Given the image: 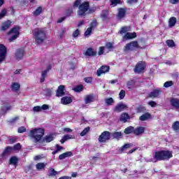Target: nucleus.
Segmentation results:
<instances>
[{
    "instance_id": "obj_26",
    "label": "nucleus",
    "mask_w": 179,
    "mask_h": 179,
    "mask_svg": "<svg viewBox=\"0 0 179 179\" xmlns=\"http://www.w3.org/2000/svg\"><path fill=\"white\" fill-rule=\"evenodd\" d=\"M10 89L13 92H19L20 90V84L19 83H12Z\"/></svg>"
},
{
    "instance_id": "obj_22",
    "label": "nucleus",
    "mask_w": 179,
    "mask_h": 179,
    "mask_svg": "<svg viewBox=\"0 0 179 179\" xmlns=\"http://www.w3.org/2000/svg\"><path fill=\"white\" fill-rule=\"evenodd\" d=\"M12 150H13V148L10 146H7L4 149L3 152L1 154V157H5V156H9L10 153H12Z\"/></svg>"
},
{
    "instance_id": "obj_54",
    "label": "nucleus",
    "mask_w": 179,
    "mask_h": 179,
    "mask_svg": "<svg viewBox=\"0 0 179 179\" xmlns=\"http://www.w3.org/2000/svg\"><path fill=\"white\" fill-rule=\"evenodd\" d=\"M7 10L6 9H3L1 13H0V20L1 19H2L4 16H6V13H7Z\"/></svg>"
},
{
    "instance_id": "obj_61",
    "label": "nucleus",
    "mask_w": 179,
    "mask_h": 179,
    "mask_svg": "<svg viewBox=\"0 0 179 179\" xmlns=\"http://www.w3.org/2000/svg\"><path fill=\"white\" fill-rule=\"evenodd\" d=\"M134 83H135L134 80H131L128 81L127 84L128 89H131V87H132V85H134Z\"/></svg>"
},
{
    "instance_id": "obj_59",
    "label": "nucleus",
    "mask_w": 179,
    "mask_h": 179,
    "mask_svg": "<svg viewBox=\"0 0 179 179\" xmlns=\"http://www.w3.org/2000/svg\"><path fill=\"white\" fill-rule=\"evenodd\" d=\"M84 80L86 83H92V82H93V78L86 77L84 78Z\"/></svg>"
},
{
    "instance_id": "obj_24",
    "label": "nucleus",
    "mask_w": 179,
    "mask_h": 179,
    "mask_svg": "<svg viewBox=\"0 0 179 179\" xmlns=\"http://www.w3.org/2000/svg\"><path fill=\"white\" fill-rule=\"evenodd\" d=\"M24 55V50L20 48L17 49L15 53L17 59H22Z\"/></svg>"
},
{
    "instance_id": "obj_2",
    "label": "nucleus",
    "mask_w": 179,
    "mask_h": 179,
    "mask_svg": "<svg viewBox=\"0 0 179 179\" xmlns=\"http://www.w3.org/2000/svg\"><path fill=\"white\" fill-rule=\"evenodd\" d=\"M32 34L36 44H42L47 40V31L43 29L36 28L34 29Z\"/></svg>"
},
{
    "instance_id": "obj_37",
    "label": "nucleus",
    "mask_w": 179,
    "mask_h": 179,
    "mask_svg": "<svg viewBox=\"0 0 179 179\" xmlns=\"http://www.w3.org/2000/svg\"><path fill=\"white\" fill-rule=\"evenodd\" d=\"M112 136L115 139H120V138H122V133L121 131H115Z\"/></svg>"
},
{
    "instance_id": "obj_39",
    "label": "nucleus",
    "mask_w": 179,
    "mask_h": 179,
    "mask_svg": "<svg viewBox=\"0 0 179 179\" xmlns=\"http://www.w3.org/2000/svg\"><path fill=\"white\" fill-rule=\"evenodd\" d=\"M166 44L170 48H173V47H176V43L172 39H169V40L166 41Z\"/></svg>"
},
{
    "instance_id": "obj_42",
    "label": "nucleus",
    "mask_w": 179,
    "mask_h": 179,
    "mask_svg": "<svg viewBox=\"0 0 179 179\" xmlns=\"http://www.w3.org/2000/svg\"><path fill=\"white\" fill-rule=\"evenodd\" d=\"M58 174V172L54 169V168H51L50 170H49V173L48 174V177H54V176H57Z\"/></svg>"
},
{
    "instance_id": "obj_51",
    "label": "nucleus",
    "mask_w": 179,
    "mask_h": 179,
    "mask_svg": "<svg viewBox=\"0 0 179 179\" xmlns=\"http://www.w3.org/2000/svg\"><path fill=\"white\" fill-rule=\"evenodd\" d=\"M22 149V145L20 143H17V144L14 145L13 148V150H20Z\"/></svg>"
},
{
    "instance_id": "obj_43",
    "label": "nucleus",
    "mask_w": 179,
    "mask_h": 179,
    "mask_svg": "<svg viewBox=\"0 0 179 179\" xmlns=\"http://www.w3.org/2000/svg\"><path fill=\"white\" fill-rule=\"evenodd\" d=\"M105 103L106 106H113L114 104V99L110 97V98H106L105 99Z\"/></svg>"
},
{
    "instance_id": "obj_60",
    "label": "nucleus",
    "mask_w": 179,
    "mask_h": 179,
    "mask_svg": "<svg viewBox=\"0 0 179 179\" xmlns=\"http://www.w3.org/2000/svg\"><path fill=\"white\" fill-rule=\"evenodd\" d=\"M104 54V46L99 47L98 55H103Z\"/></svg>"
},
{
    "instance_id": "obj_28",
    "label": "nucleus",
    "mask_w": 179,
    "mask_h": 179,
    "mask_svg": "<svg viewBox=\"0 0 179 179\" xmlns=\"http://www.w3.org/2000/svg\"><path fill=\"white\" fill-rule=\"evenodd\" d=\"M19 162V158L16 156H13L10 158L9 164H13V166H17Z\"/></svg>"
},
{
    "instance_id": "obj_56",
    "label": "nucleus",
    "mask_w": 179,
    "mask_h": 179,
    "mask_svg": "<svg viewBox=\"0 0 179 179\" xmlns=\"http://www.w3.org/2000/svg\"><path fill=\"white\" fill-rule=\"evenodd\" d=\"M71 13H73V8H69L68 10H66V15L67 17H69L71 16Z\"/></svg>"
},
{
    "instance_id": "obj_30",
    "label": "nucleus",
    "mask_w": 179,
    "mask_h": 179,
    "mask_svg": "<svg viewBox=\"0 0 179 179\" xmlns=\"http://www.w3.org/2000/svg\"><path fill=\"white\" fill-rule=\"evenodd\" d=\"M151 117H152V115H150V113L147 112V113L143 114L141 116H140L139 120L141 121H146V120H149V118H151Z\"/></svg>"
},
{
    "instance_id": "obj_15",
    "label": "nucleus",
    "mask_w": 179,
    "mask_h": 179,
    "mask_svg": "<svg viewBox=\"0 0 179 179\" xmlns=\"http://www.w3.org/2000/svg\"><path fill=\"white\" fill-rule=\"evenodd\" d=\"M85 55L86 57H96L97 55V52L92 48H88L85 52Z\"/></svg>"
},
{
    "instance_id": "obj_57",
    "label": "nucleus",
    "mask_w": 179,
    "mask_h": 179,
    "mask_svg": "<svg viewBox=\"0 0 179 179\" xmlns=\"http://www.w3.org/2000/svg\"><path fill=\"white\" fill-rule=\"evenodd\" d=\"M92 31H93V29L88 27L86 31L85 32V36H90V34H92Z\"/></svg>"
},
{
    "instance_id": "obj_33",
    "label": "nucleus",
    "mask_w": 179,
    "mask_h": 179,
    "mask_svg": "<svg viewBox=\"0 0 179 179\" xmlns=\"http://www.w3.org/2000/svg\"><path fill=\"white\" fill-rule=\"evenodd\" d=\"M134 127L132 126H129L128 127H127L124 130V133L126 135H129L131 134H134Z\"/></svg>"
},
{
    "instance_id": "obj_3",
    "label": "nucleus",
    "mask_w": 179,
    "mask_h": 179,
    "mask_svg": "<svg viewBox=\"0 0 179 179\" xmlns=\"http://www.w3.org/2000/svg\"><path fill=\"white\" fill-rule=\"evenodd\" d=\"M173 157V151L162 150L155 152L154 158L156 162H166Z\"/></svg>"
},
{
    "instance_id": "obj_45",
    "label": "nucleus",
    "mask_w": 179,
    "mask_h": 179,
    "mask_svg": "<svg viewBox=\"0 0 179 179\" xmlns=\"http://www.w3.org/2000/svg\"><path fill=\"white\" fill-rule=\"evenodd\" d=\"M69 139H72V137H71V135L67 134V135H64L62 138L60 140L61 143H65V142H66V141H68Z\"/></svg>"
},
{
    "instance_id": "obj_52",
    "label": "nucleus",
    "mask_w": 179,
    "mask_h": 179,
    "mask_svg": "<svg viewBox=\"0 0 179 179\" xmlns=\"http://www.w3.org/2000/svg\"><path fill=\"white\" fill-rule=\"evenodd\" d=\"M79 36H80V31L77 29L73 32V37L76 38V37H78Z\"/></svg>"
},
{
    "instance_id": "obj_32",
    "label": "nucleus",
    "mask_w": 179,
    "mask_h": 179,
    "mask_svg": "<svg viewBox=\"0 0 179 179\" xmlns=\"http://www.w3.org/2000/svg\"><path fill=\"white\" fill-rule=\"evenodd\" d=\"M176 23H177V18L171 17L169 20V27H174V26H176Z\"/></svg>"
},
{
    "instance_id": "obj_18",
    "label": "nucleus",
    "mask_w": 179,
    "mask_h": 179,
    "mask_svg": "<svg viewBox=\"0 0 179 179\" xmlns=\"http://www.w3.org/2000/svg\"><path fill=\"white\" fill-rule=\"evenodd\" d=\"M109 13L107 10H103L102 13L100 15L101 19L103 20V22H108L110 17Z\"/></svg>"
},
{
    "instance_id": "obj_48",
    "label": "nucleus",
    "mask_w": 179,
    "mask_h": 179,
    "mask_svg": "<svg viewBox=\"0 0 179 179\" xmlns=\"http://www.w3.org/2000/svg\"><path fill=\"white\" fill-rule=\"evenodd\" d=\"M44 140L47 143H50V142H52V141H54V136H52V135L45 136Z\"/></svg>"
},
{
    "instance_id": "obj_36",
    "label": "nucleus",
    "mask_w": 179,
    "mask_h": 179,
    "mask_svg": "<svg viewBox=\"0 0 179 179\" xmlns=\"http://www.w3.org/2000/svg\"><path fill=\"white\" fill-rule=\"evenodd\" d=\"M172 129L174 132H179V121H176L172 124Z\"/></svg>"
},
{
    "instance_id": "obj_21",
    "label": "nucleus",
    "mask_w": 179,
    "mask_h": 179,
    "mask_svg": "<svg viewBox=\"0 0 179 179\" xmlns=\"http://www.w3.org/2000/svg\"><path fill=\"white\" fill-rule=\"evenodd\" d=\"M170 103L172 107H174L176 109L179 108V99L178 98H171Z\"/></svg>"
},
{
    "instance_id": "obj_7",
    "label": "nucleus",
    "mask_w": 179,
    "mask_h": 179,
    "mask_svg": "<svg viewBox=\"0 0 179 179\" xmlns=\"http://www.w3.org/2000/svg\"><path fill=\"white\" fill-rule=\"evenodd\" d=\"M135 48H141L139 43H138V41H133L129 43H127L124 47V51H134Z\"/></svg>"
},
{
    "instance_id": "obj_13",
    "label": "nucleus",
    "mask_w": 179,
    "mask_h": 179,
    "mask_svg": "<svg viewBox=\"0 0 179 179\" xmlns=\"http://www.w3.org/2000/svg\"><path fill=\"white\" fill-rule=\"evenodd\" d=\"M65 96V85H59L56 91L57 97H62Z\"/></svg>"
},
{
    "instance_id": "obj_41",
    "label": "nucleus",
    "mask_w": 179,
    "mask_h": 179,
    "mask_svg": "<svg viewBox=\"0 0 179 179\" xmlns=\"http://www.w3.org/2000/svg\"><path fill=\"white\" fill-rule=\"evenodd\" d=\"M73 90L74 92H76L77 93H80V92L83 91V85H76Z\"/></svg>"
},
{
    "instance_id": "obj_58",
    "label": "nucleus",
    "mask_w": 179,
    "mask_h": 179,
    "mask_svg": "<svg viewBox=\"0 0 179 179\" xmlns=\"http://www.w3.org/2000/svg\"><path fill=\"white\" fill-rule=\"evenodd\" d=\"M106 47L108 48V50H113V48H114V46L111 42L106 43Z\"/></svg>"
},
{
    "instance_id": "obj_62",
    "label": "nucleus",
    "mask_w": 179,
    "mask_h": 179,
    "mask_svg": "<svg viewBox=\"0 0 179 179\" xmlns=\"http://www.w3.org/2000/svg\"><path fill=\"white\" fill-rule=\"evenodd\" d=\"M64 153L66 157H72V156H73V153L71 151H68Z\"/></svg>"
},
{
    "instance_id": "obj_29",
    "label": "nucleus",
    "mask_w": 179,
    "mask_h": 179,
    "mask_svg": "<svg viewBox=\"0 0 179 179\" xmlns=\"http://www.w3.org/2000/svg\"><path fill=\"white\" fill-rule=\"evenodd\" d=\"M43 13V7L38 6L33 13L32 15L35 17L40 16Z\"/></svg>"
},
{
    "instance_id": "obj_9",
    "label": "nucleus",
    "mask_w": 179,
    "mask_h": 179,
    "mask_svg": "<svg viewBox=\"0 0 179 179\" xmlns=\"http://www.w3.org/2000/svg\"><path fill=\"white\" fill-rule=\"evenodd\" d=\"M8 54V48L3 44H0V64L6 59V55Z\"/></svg>"
},
{
    "instance_id": "obj_1",
    "label": "nucleus",
    "mask_w": 179,
    "mask_h": 179,
    "mask_svg": "<svg viewBox=\"0 0 179 179\" xmlns=\"http://www.w3.org/2000/svg\"><path fill=\"white\" fill-rule=\"evenodd\" d=\"M73 8H78L77 10L78 17H86L87 15H92L96 12V7H90L89 1L82 3L81 0H76L73 4Z\"/></svg>"
},
{
    "instance_id": "obj_46",
    "label": "nucleus",
    "mask_w": 179,
    "mask_h": 179,
    "mask_svg": "<svg viewBox=\"0 0 179 179\" xmlns=\"http://www.w3.org/2000/svg\"><path fill=\"white\" fill-rule=\"evenodd\" d=\"M36 168L37 170H43V169H45V164L43 162H39L36 165Z\"/></svg>"
},
{
    "instance_id": "obj_63",
    "label": "nucleus",
    "mask_w": 179,
    "mask_h": 179,
    "mask_svg": "<svg viewBox=\"0 0 179 179\" xmlns=\"http://www.w3.org/2000/svg\"><path fill=\"white\" fill-rule=\"evenodd\" d=\"M156 102L155 101H150L148 102V105L151 107H156Z\"/></svg>"
},
{
    "instance_id": "obj_31",
    "label": "nucleus",
    "mask_w": 179,
    "mask_h": 179,
    "mask_svg": "<svg viewBox=\"0 0 179 179\" xmlns=\"http://www.w3.org/2000/svg\"><path fill=\"white\" fill-rule=\"evenodd\" d=\"M134 144L132 143H126L120 148V150L122 153H124L127 149H130V148H132Z\"/></svg>"
},
{
    "instance_id": "obj_8",
    "label": "nucleus",
    "mask_w": 179,
    "mask_h": 179,
    "mask_svg": "<svg viewBox=\"0 0 179 179\" xmlns=\"http://www.w3.org/2000/svg\"><path fill=\"white\" fill-rule=\"evenodd\" d=\"M110 136L111 133L108 131H105L99 136L98 141L100 143H104L107 142V141H110Z\"/></svg>"
},
{
    "instance_id": "obj_64",
    "label": "nucleus",
    "mask_w": 179,
    "mask_h": 179,
    "mask_svg": "<svg viewBox=\"0 0 179 179\" xmlns=\"http://www.w3.org/2000/svg\"><path fill=\"white\" fill-rule=\"evenodd\" d=\"M64 159H66L64 153H62L59 156V160H64Z\"/></svg>"
},
{
    "instance_id": "obj_6",
    "label": "nucleus",
    "mask_w": 179,
    "mask_h": 179,
    "mask_svg": "<svg viewBox=\"0 0 179 179\" xmlns=\"http://www.w3.org/2000/svg\"><path fill=\"white\" fill-rule=\"evenodd\" d=\"M146 69V62L143 61H139L134 66V72L138 75L143 73Z\"/></svg>"
},
{
    "instance_id": "obj_53",
    "label": "nucleus",
    "mask_w": 179,
    "mask_h": 179,
    "mask_svg": "<svg viewBox=\"0 0 179 179\" xmlns=\"http://www.w3.org/2000/svg\"><path fill=\"white\" fill-rule=\"evenodd\" d=\"M111 5H113V6H117L120 3H121V0H110Z\"/></svg>"
},
{
    "instance_id": "obj_20",
    "label": "nucleus",
    "mask_w": 179,
    "mask_h": 179,
    "mask_svg": "<svg viewBox=\"0 0 179 179\" xmlns=\"http://www.w3.org/2000/svg\"><path fill=\"white\" fill-rule=\"evenodd\" d=\"M132 38H136V32H127L123 36L124 40H132Z\"/></svg>"
},
{
    "instance_id": "obj_23",
    "label": "nucleus",
    "mask_w": 179,
    "mask_h": 179,
    "mask_svg": "<svg viewBox=\"0 0 179 179\" xmlns=\"http://www.w3.org/2000/svg\"><path fill=\"white\" fill-rule=\"evenodd\" d=\"M84 100L85 104H89V103H93V101H94V94H90L86 95Z\"/></svg>"
},
{
    "instance_id": "obj_12",
    "label": "nucleus",
    "mask_w": 179,
    "mask_h": 179,
    "mask_svg": "<svg viewBox=\"0 0 179 179\" xmlns=\"http://www.w3.org/2000/svg\"><path fill=\"white\" fill-rule=\"evenodd\" d=\"M126 108H128V106L127 105L120 103H117V105L114 108L113 111L115 113H121L122 111H124Z\"/></svg>"
},
{
    "instance_id": "obj_25",
    "label": "nucleus",
    "mask_w": 179,
    "mask_h": 179,
    "mask_svg": "<svg viewBox=\"0 0 179 179\" xmlns=\"http://www.w3.org/2000/svg\"><path fill=\"white\" fill-rule=\"evenodd\" d=\"M62 104H64V106H66V104H71L72 103V98L70 96H64L61 99Z\"/></svg>"
},
{
    "instance_id": "obj_40",
    "label": "nucleus",
    "mask_w": 179,
    "mask_h": 179,
    "mask_svg": "<svg viewBox=\"0 0 179 179\" xmlns=\"http://www.w3.org/2000/svg\"><path fill=\"white\" fill-rule=\"evenodd\" d=\"M136 113H145L146 111V108L142 105H139L136 108Z\"/></svg>"
},
{
    "instance_id": "obj_49",
    "label": "nucleus",
    "mask_w": 179,
    "mask_h": 179,
    "mask_svg": "<svg viewBox=\"0 0 179 179\" xmlns=\"http://www.w3.org/2000/svg\"><path fill=\"white\" fill-rule=\"evenodd\" d=\"M125 94H126L125 90H122L119 93L120 100H124V99L125 98Z\"/></svg>"
},
{
    "instance_id": "obj_17",
    "label": "nucleus",
    "mask_w": 179,
    "mask_h": 179,
    "mask_svg": "<svg viewBox=\"0 0 179 179\" xmlns=\"http://www.w3.org/2000/svg\"><path fill=\"white\" fill-rule=\"evenodd\" d=\"M50 106L47 104H43L42 106H36L33 108L34 113H40L42 110H48Z\"/></svg>"
},
{
    "instance_id": "obj_14",
    "label": "nucleus",
    "mask_w": 179,
    "mask_h": 179,
    "mask_svg": "<svg viewBox=\"0 0 179 179\" xmlns=\"http://www.w3.org/2000/svg\"><path fill=\"white\" fill-rule=\"evenodd\" d=\"M127 10H128V8H118L117 17L119 19H124V17H125V15H127Z\"/></svg>"
},
{
    "instance_id": "obj_47",
    "label": "nucleus",
    "mask_w": 179,
    "mask_h": 179,
    "mask_svg": "<svg viewBox=\"0 0 179 179\" xmlns=\"http://www.w3.org/2000/svg\"><path fill=\"white\" fill-rule=\"evenodd\" d=\"M90 131V127H85L80 134V136H85Z\"/></svg>"
},
{
    "instance_id": "obj_27",
    "label": "nucleus",
    "mask_w": 179,
    "mask_h": 179,
    "mask_svg": "<svg viewBox=\"0 0 179 179\" xmlns=\"http://www.w3.org/2000/svg\"><path fill=\"white\" fill-rule=\"evenodd\" d=\"M129 120V115L127 113H123L121 114L120 117V121L121 122H127Z\"/></svg>"
},
{
    "instance_id": "obj_19",
    "label": "nucleus",
    "mask_w": 179,
    "mask_h": 179,
    "mask_svg": "<svg viewBox=\"0 0 179 179\" xmlns=\"http://www.w3.org/2000/svg\"><path fill=\"white\" fill-rule=\"evenodd\" d=\"M10 26H12V22L10 20H7L2 23L1 30L2 31H6V30H8Z\"/></svg>"
},
{
    "instance_id": "obj_11",
    "label": "nucleus",
    "mask_w": 179,
    "mask_h": 179,
    "mask_svg": "<svg viewBox=\"0 0 179 179\" xmlns=\"http://www.w3.org/2000/svg\"><path fill=\"white\" fill-rule=\"evenodd\" d=\"M162 93H163V91H162L160 88H157L149 94V97H151L152 99L159 98L160 97V94H162Z\"/></svg>"
},
{
    "instance_id": "obj_34",
    "label": "nucleus",
    "mask_w": 179,
    "mask_h": 179,
    "mask_svg": "<svg viewBox=\"0 0 179 179\" xmlns=\"http://www.w3.org/2000/svg\"><path fill=\"white\" fill-rule=\"evenodd\" d=\"M97 26H99V22H97V20L94 19L92 20V22H90L89 27H90V29L94 30V29H96V27H97Z\"/></svg>"
},
{
    "instance_id": "obj_35",
    "label": "nucleus",
    "mask_w": 179,
    "mask_h": 179,
    "mask_svg": "<svg viewBox=\"0 0 179 179\" xmlns=\"http://www.w3.org/2000/svg\"><path fill=\"white\" fill-rule=\"evenodd\" d=\"M48 73V71H43L41 72V77L40 78L41 83H44L45 78H47V75Z\"/></svg>"
},
{
    "instance_id": "obj_4",
    "label": "nucleus",
    "mask_w": 179,
    "mask_h": 179,
    "mask_svg": "<svg viewBox=\"0 0 179 179\" xmlns=\"http://www.w3.org/2000/svg\"><path fill=\"white\" fill-rule=\"evenodd\" d=\"M45 130L43 128L33 129L29 131V136L31 139H34L35 143H38L44 136Z\"/></svg>"
},
{
    "instance_id": "obj_16",
    "label": "nucleus",
    "mask_w": 179,
    "mask_h": 179,
    "mask_svg": "<svg viewBox=\"0 0 179 179\" xmlns=\"http://www.w3.org/2000/svg\"><path fill=\"white\" fill-rule=\"evenodd\" d=\"M145 128L143 127H138L136 129L134 128V134L136 135V136L143 135V134H145Z\"/></svg>"
},
{
    "instance_id": "obj_5",
    "label": "nucleus",
    "mask_w": 179,
    "mask_h": 179,
    "mask_svg": "<svg viewBox=\"0 0 179 179\" xmlns=\"http://www.w3.org/2000/svg\"><path fill=\"white\" fill-rule=\"evenodd\" d=\"M19 30H20V27L15 26L8 32L7 34L8 36H10V34H13L8 38V41L10 43L15 41V40H16V38H17L19 36H20V32H19Z\"/></svg>"
},
{
    "instance_id": "obj_55",
    "label": "nucleus",
    "mask_w": 179,
    "mask_h": 179,
    "mask_svg": "<svg viewBox=\"0 0 179 179\" xmlns=\"http://www.w3.org/2000/svg\"><path fill=\"white\" fill-rule=\"evenodd\" d=\"M26 127L22 126L18 128L17 132L18 134H23L24 132H26Z\"/></svg>"
},
{
    "instance_id": "obj_44",
    "label": "nucleus",
    "mask_w": 179,
    "mask_h": 179,
    "mask_svg": "<svg viewBox=\"0 0 179 179\" xmlns=\"http://www.w3.org/2000/svg\"><path fill=\"white\" fill-rule=\"evenodd\" d=\"M20 118V117L19 116H15V117L10 119V120H7V122L8 124H16V122L19 121Z\"/></svg>"
},
{
    "instance_id": "obj_10",
    "label": "nucleus",
    "mask_w": 179,
    "mask_h": 179,
    "mask_svg": "<svg viewBox=\"0 0 179 179\" xmlns=\"http://www.w3.org/2000/svg\"><path fill=\"white\" fill-rule=\"evenodd\" d=\"M107 72H110V66H101L96 71V75L97 76H101V74L107 73Z\"/></svg>"
},
{
    "instance_id": "obj_38",
    "label": "nucleus",
    "mask_w": 179,
    "mask_h": 179,
    "mask_svg": "<svg viewBox=\"0 0 179 179\" xmlns=\"http://www.w3.org/2000/svg\"><path fill=\"white\" fill-rule=\"evenodd\" d=\"M130 29L131 28L129 27H127V26L122 27L119 31V34H125V33H127V31H129Z\"/></svg>"
},
{
    "instance_id": "obj_50",
    "label": "nucleus",
    "mask_w": 179,
    "mask_h": 179,
    "mask_svg": "<svg viewBox=\"0 0 179 179\" xmlns=\"http://www.w3.org/2000/svg\"><path fill=\"white\" fill-rule=\"evenodd\" d=\"M173 85H174V83L173 81H166L164 83V87H171V86H173Z\"/></svg>"
}]
</instances>
